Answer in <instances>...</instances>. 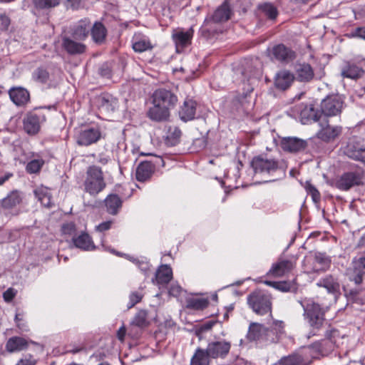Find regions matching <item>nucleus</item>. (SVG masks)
I'll return each instance as SVG.
<instances>
[{
	"mask_svg": "<svg viewBox=\"0 0 365 365\" xmlns=\"http://www.w3.org/2000/svg\"><path fill=\"white\" fill-rule=\"evenodd\" d=\"M153 106L148 111V116L153 120H166L170 116V110L175 108L178 97L169 90L157 89L153 94Z\"/></svg>",
	"mask_w": 365,
	"mask_h": 365,
	"instance_id": "1",
	"label": "nucleus"
},
{
	"mask_svg": "<svg viewBox=\"0 0 365 365\" xmlns=\"http://www.w3.org/2000/svg\"><path fill=\"white\" fill-rule=\"evenodd\" d=\"M300 304L304 310V319L309 327L307 338L319 335V332L327 324L326 310L312 299H306Z\"/></svg>",
	"mask_w": 365,
	"mask_h": 365,
	"instance_id": "2",
	"label": "nucleus"
},
{
	"mask_svg": "<svg viewBox=\"0 0 365 365\" xmlns=\"http://www.w3.org/2000/svg\"><path fill=\"white\" fill-rule=\"evenodd\" d=\"M251 166L255 175L264 176L285 175L287 165L284 160L268 158L267 155H257L251 161Z\"/></svg>",
	"mask_w": 365,
	"mask_h": 365,
	"instance_id": "3",
	"label": "nucleus"
},
{
	"mask_svg": "<svg viewBox=\"0 0 365 365\" xmlns=\"http://www.w3.org/2000/svg\"><path fill=\"white\" fill-rule=\"evenodd\" d=\"M106 186L101 168L96 165L90 166L87 170L84 182L85 191L91 195L96 196L103 191Z\"/></svg>",
	"mask_w": 365,
	"mask_h": 365,
	"instance_id": "4",
	"label": "nucleus"
},
{
	"mask_svg": "<svg viewBox=\"0 0 365 365\" xmlns=\"http://www.w3.org/2000/svg\"><path fill=\"white\" fill-rule=\"evenodd\" d=\"M365 171L361 168L344 173L335 182V186L340 190L347 191L351 187L364 185Z\"/></svg>",
	"mask_w": 365,
	"mask_h": 365,
	"instance_id": "5",
	"label": "nucleus"
},
{
	"mask_svg": "<svg viewBox=\"0 0 365 365\" xmlns=\"http://www.w3.org/2000/svg\"><path fill=\"white\" fill-rule=\"evenodd\" d=\"M247 304L252 311L258 315L271 314L272 302L268 294L262 292H254L248 295Z\"/></svg>",
	"mask_w": 365,
	"mask_h": 365,
	"instance_id": "6",
	"label": "nucleus"
},
{
	"mask_svg": "<svg viewBox=\"0 0 365 365\" xmlns=\"http://www.w3.org/2000/svg\"><path fill=\"white\" fill-rule=\"evenodd\" d=\"M344 101L338 95L329 96L321 103V113L325 116H336L341 113Z\"/></svg>",
	"mask_w": 365,
	"mask_h": 365,
	"instance_id": "7",
	"label": "nucleus"
},
{
	"mask_svg": "<svg viewBox=\"0 0 365 365\" xmlns=\"http://www.w3.org/2000/svg\"><path fill=\"white\" fill-rule=\"evenodd\" d=\"M347 276L356 286L362 284L365 276V255L353 259L351 267L347 270Z\"/></svg>",
	"mask_w": 365,
	"mask_h": 365,
	"instance_id": "8",
	"label": "nucleus"
},
{
	"mask_svg": "<svg viewBox=\"0 0 365 365\" xmlns=\"http://www.w3.org/2000/svg\"><path fill=\"white\" fill-rule=\"evenodd\" d=\"M61 47L68 54L71 56L81 55L86 51V46L82 41H78L68 34L62 36Z\"/></svg>",
	"mask_w": 365,
	"mask_h": 365,
	"instance_id": "9",
	"label": "nucleus"
},
{
	"mask_svg": "<svg viewBox=\"0 0 365 365\" xmlns=\"http://www.w3.org/2000/svg\"><path fill=\"white\" fill-rule=\"evenodd\" d=\"M101 138V132L99 128H86L78 133L76 143L81 146H88L97 143Z\"/></svg>",
	"mask_w": 365,
	"mask_h": 365,
	"instance_id": "10",
	"label": "nucleus"
},
{
	"mask_svg": "<svg viewBox=\"0 0 365 365\" xmlns=\"http://www.w3.org/2000/svg\"><path fill=\"white\" fill-rule=\"evenodd\" d=\"M349 158L365 164V148L356 140H349L343 149Z\"/></svg>",
	"mask_w": 365,
	"mask_h": 365,
	"instance_id": "11",
	"label": "nucleus"
},
{
	"mask_svg": "<svg viewBox=\"0 0 365 365\" xmlns=\"http://www.w3.org/2000/svg\"><path fill=\"white\" fill-rule=\"evenodd\" d=\"M231 344L225 340L212 341L208 344L207 351L212 359L225 358L229 353Z\"/></svg>",
	"mask_w": 365,
	"mask_h": 365,
	"instance_id": "12",
	"label": "nucleus"
},
{
	"mask_svg": "<svg viewBox=\"0 0 365 365\" xmlns=\"http://www.w3.org/2000/svg\"><path fill=\"white\" fill-rule=\"evenodd\" d=\"M271 55L272 58L282 63H289L296 58V53L282 43L272 48Z\"/></svg>",
	"mask_w": 365,
	"mask_h": 365,
	"instance_id": "13",
	"label": "nucleus"
},
{
	"mask_svg": "<svg viewBox=\"0 0 365 365\" xmlns=\"http://www.w3.org/2000/svg\"><path fill=\"white\" fill-rule=\"evenodd\" d=\"M91 29V21L88 19L78 21L70 29L68 35L78 41H85L88 36Z\"/></svg>",
	"mask_w": 365,
	"mask_h": 365,
	"instance_id": "14",
	"label": "nucleus"
},
{
	"mask_svg": "<svg viewBox=\"0 0 365 365\" xmlns=\"http://www.w3.org/2000/svg\"><path fill=\"white\" fill-rule=\"evenodd\" d=\"M307 146V141L296 138L286 137L281 140V148L289 153H298L305 150Z\"/></svg>",
	"mask_w": 365,
	"mask_h": 365,
	"instance_id": "15",
	"label": "nucleus"
},
{
	"mask_svg": "<svg viewBox=\"0 0 365 365\" xmlns=\"http://www.w3.org/2000/svg\"><path fill=\"white\" fill-rule=\"evenodd\" d=\"M321 126L322 128L317 133V137L327 143L334 140L342 133L341 126H331L328 123L325 125H321Z\"/></svg>",
	"mask_w": 365,
	"mask_h": 365,
	"instance_id": "16",
	"label": "nucleus"
},
{
	"mask_svg": "<svg viewBox=\"0 0 365 365\" xmlns=\"http://www.w3.org/2000/svg\"><path fill=\"white\" fill-rule=\"evenodd\" d=\"M300 120L303 124L317 122L322 118V113L316 110L313 104L302 105L299 111Z\"/></svg>",
	"mask_w": 365,
	"mask_h": 365,
	"instance_id": "17",
	"label": "nucleus"
},
{
	"mask_svg": "<svg viewBox=\"0 0 365 365\" xmlns=\"http://www.w3.org/2000/svg\"><path fill=\"white\" fill-rule=\"evenodd\" d=\"M269 329L263 324L251 322L249 326L246 338L250 341H257L267 339V335Z\"/></svg>",
	"mask_w": 365,
	"mask_h": 365,
	"instance_id": "18",
	"label": "nucleus"
},
{
	"mask_svg": "<svg viewBox=\"0 0 365 365\" xmlns=\"http://www.w3.org/2000/svg\"><path fill=\"white\" fill-rule=\"evenodd\" d=\"M294 79L301 83H309L314 77L312 67L306 63L297 64L294 69Z\"/></svg>",
	"mask_w": 365,
	"mask_h": 365,
	"instance_id": "19",
	"label": "nucleus"
},
{
	"mask_svg": "<svg viewBox=\"0 0 365 365\" xmlns=\"http://www.w3.org/2000/svg\"><path fill=\"white\" fill-rule=\"evenodd\" d=\"M41 115L34 112L28 113L24 118V129L29 135H35L40 130Z\"/></svg>",
	"mask_w": 365,
	"mask_h": 365,
	"instance_id": "20",
	"label": "nucleus"
},
{
	"mask_svg": "<svg viewBox=\"0 0 365 365\" xmlns=\"http://www.w3.org/2000/svg\"><path fill=\"white\" fill-rule=\"evenodd\" d=\"M193 32V29L190 28L187 31L178 30L173 34V39L178 51L190 44Z\"/></svg>",
	"mask_w": 365,
	"mask_h": 365,
	"instance_id": "21",
	"label": "nucleus"
},
{
	"mask_svg": "<svg viewBox=\"0 0 365 365\" xmlns=\"http://www.w3.org/2000/svg\"><path fill=\"white\" fill-rule=\"evenodd\" d=\"M294 80L292 73L288 70H282L277 73L274 78V86L277 89L285 91L290 87Z\"/></svg>",
	"mask_w": 365,
	"mask_h": 365,
	"instance_id": "22",
	"label": "nucleus"
},
{
	"mask_svg": "<svg viewBox=\"0 0 365 365\" xmlns=\"http://www.w3.org/2000/svg\"><path fill=\"white\" fill-rule=\"evenodd\" d=\"M294 267V264L290 260H279L277 263L273 264L269 274L276 277H282L291 272Z\"/></svg>",
	"mask_w": 365,
	"mask_h": 365,
	"instance_id": "23",
	"label": "nucleus"
},
{
	"mask_svg": "<svg viewBox=\"0 0 365 365\" xmlns=\"http://www.w3.org/2000/svg\"><path fill=\"white\" fill-rule=\"evenodd\" d=\"M155 171V165L150 162H141L137 167L135 171L136 180L139 182L148 180Z\"/></svg>",
	"mask_w": 365,
	"mask_h": 365,
	"instance_id": "24",
	"label": "nucleus"
},
{
	"mask_svg": "<svg viewBox=\"0 0 365 365\" xmlns=\"http://www.w3.org/2000/svg\"><path fill=\"white\" fill-rule=\"evenodd\" d=\"M9 97L16 106H24L30 100L29 92L24 88H14L9 90Z\"/></svg>",
	"mask_w": 365,
	"mask_h": 365,
	"instance_id": "25",
	"label": "nucleus"
},
{
	"mask_svg": "<svg viewBox=\"0 0 365 365\" xmlns=\"http://www.w3.org/2000/svg\"><path fill=\"white\" fill-rule=\"evenodd\" d=\"M324 337L340 348L346 335L340 329L329 325L324 331Z\"/></svg>",
	"mask_w": 365,
	"mask_h": 365,
	"instance_id": "26",
	"label": "nucleus"
},
{
	"mask_svg": "<svg viewBox=\"0 0 365 365\" xmlns=\"http://www.w3.org/2000/svg\"><path fill=\"white\" fill-rule=\"evenodd\" d=\"M133 50L138 53H142L153 48V46L148 37L141 34H135L132 40Z\"/></svg>",
	"mask_w": 365,
	"mask_h": 365,
	"instance_id": "27",
	"label": "nucleus"
},
{
	"mask_svg": "<svg viewBox=\"0 0 365 365\" xmlns=\"http://www.w3.org/2000/svg\"><path fill=\"white\" fill-rule=\"evenodd\" d=\"M196 111V103L192 99H187L181 107L179 115L185 122L194 119Z\"/></svg>",
	"mask_w": 365,
	"mask_h": 365,
	"instance_id": "28",
	"label": "nucleus"
},
{
	"mask_svg": "<svg viewBox=\"0 0 365 365\" xmlns=\"http://www.w3.org/2000/svg\"><path fill=\"white\" fill-rule=\"evenodd\" d=\"M20 193L15 190L11 192L6 197L0 200V207L4 210L14 208L21 202Z\"/></svg>",
	"mask_w": 365,
	"mask_h": 365,
	"instance_id": "29",
	"label": "nucleus"
},
{
	"mask_svg": "<svg viewBox=\"0 0 365 365\" xmlns=\"http://www.w3.org/2000/svg\"><path fill=\"white\" fill-rule=\"evenodd\" d=\"M104 202L106 211L110 215H115L121 208L123 201L118 195L110 194L104 200Z\"/></svg>",
	"mask_w": 365,
	"mask_h": 365,
	"instance_id": "30",
	"label": "nucleus"
},
{
	"mask_svg": "<svg viewBox=\"0 0 365 365\" xmlns=\"http://www.w3.org/2000/svg\"><path fill=\"white\" fill-rule=\"evenodd\" d=\"M317 284L325 288L329 293L331 294H336L340 290V284L338 279L332 275H327L320 279Z\"/></svg>",
	"mask_w": 365,
	"mask_h": 365,
	"instance_id": "31",
	"label": "nucleus"
},
{
	"mask_svg": "<svg viewBox=\"0 0 365 365\" xmlns=\"http://www.w3.org/2000/svg\"><path fill=\"white\" fill-rule=\"evenodd\" d=\"M312 347L322 356H327L339 348L325 337L324 339L313 344Z\"/></svg>",
	"mask_w": 365,
	"mask_h": 365,
	"instance_id": "32",
	"label": "nucleus"
},
{
	"mask_svg": "<svg viewBox=\"0 0 365 365\" xmlns=\"http://www.w3.org/2000/svg\"><path fill=\"white\" fill-rule=\"evenodd\" d=\"M72 241L76 247L83 250H91L95 249V245L91 237L86 232H82L78 236L73 237Z\"/></svg>",
	"mask_w": 365,
	"mask_h": 365,
	"instance_id": "33",
	"label": "nucleus"
},
{
	"mask_svg": "<svg viewBox=\"0 0 365 365\" xmlns=\"http://www.w3.org/2000/svg\"><path fill=\"white\" fill-rule=\"evenodd\" d=\"M90 31L92 39L95 43L101 44L104 42L107 36V29L101 22H95L93 26L91 27Z\"/></svg>",
	"mask_w": 365,
	"mask_h": 365,
	"instance_id": "34",
	"label": "nucleus"
},
{
	"mask_svg": "<svg viewBox=\"0 0 365 365\" xmlns=\"http://www.w3.org/2000/svg\"><path fill=\"white\" fill-rule=\"evenodd\" d=\"M312 264L314 272L325 271L329 267L331 259L326 254L317 252L314 256Z\"/></svg>",
	"mask_w": 365,
	"mask_h": 365,
	"instance_id": "35",
	"label": "nucleus"
},
{
	"mask_svg": "<svg viewBox=\"0 0 365 365\" xmlns=\"http://www.w3.org/2000/svg\"><path fill=\"white\" fill-rule=\"evenodd\" d=\"M347 300L359 305L365 304V287H356L346 292Z\"/></svg>",
	"mask_w": 365,
	"mask_h": 365,
	"instance_id": "36",
	"label": "nucleus"
},
{
	"mask_svg": "<svg viewBox=\"0 0 365 365\" xmlns=\"http://www.w3.org/2000/svg\"><path fill=\"white\" fill-rule=\"evenodd\" d=\"M29 343L24 338L14 336L7 341L6 348L9 352L19 351L26 349L29 346Z\"/></svg>",
	"mask_w": 365,
	"mask_h": 365,
	"instance_id": "37",
	"label": "nucleus"
},
{
	"mask_svg": "<svg viewBox=\"0 0 365 365\" xmlns=\"http://www.w3.org/2000/svg\"><path fill=\"white\" fill-rule=\"evenodd\" d=\"M310 364V360L305 359L302 354L298 353L284 356L279 360L280 365H309Z\"/></svg>",
	"mask_w": 365,
	"mask_h": 365,
	"instance_id": "38",
	"label": "nucleus"
},
{
	"mask_svg": "<svg viewBox=\"0 0 365 365\" xmlns=\"http://www.w3.org/2000/svg\"><path fill=\"white\" fill-rule=\"evenodd\" d=\"M98 106L106 111H114L118 108V100L110 94H104L99 97Z\"/></svg>",
	"mask_w": 365,
	"mask_h": 365,
	"instance_id": "39",
	"label": "nucleus"
},
{
	"mask_svg": "<svg viewBox=\"0 0 365 365\" xmlns=\"http://www.w3.org/2000/svg\"><path fill=\"white\" fill-rule=\"evenodd\" d=\"M173 272L171 268L167 265H161L155 273V280L158 284H168L172 279Z\"/></svg>",
	"mask_w": 365,
	"mask_h": 365,
	"instance_id": "40",
	"label": "nucleus"
},
{
	"mask_svg": "<svg viewBox=\"0 0 365 365\" xmlns=\"http://www.w3.org/2000/svg\"><path fill=\"white\" fill-rule=\"evenodd\" d=\"M210 356L207 349L197 348L190 360V365H210Z\"/></svg>",
	"mask_w": 365,
	"mask_h": 365,
	"instance_id": "41",
	"label": "nucleus"
},
{
	"mask_svg": "<svg viewBox=\"0 0 365 365\" xmlns=\"http://www.w3.org/2000/svg\"><path fill=\"white\" fill-rule=\"evenodd\" d=\"M230 14L229 5L225 2L215 11L212 19L213 21L217 23L225 21L230 19Z\"/></svg>",
	"mask_w": 365,
	"mask_h": 365,
	"instance_id": "42",
	"label": "nucleus"
},
{
	"mask_svg": "<svg viewBox=\"0 0 365 365\" xmlns=\"http://www.w3.org/2000/svg\"><path fill=\"white\" fill-rule=\"evenodd\" d=\"M363 70L355 64L348 63L341 70V76L344 78L356 79L361 77Z\"/></svg>",
	"mask_w": 365,
	"mask_h": 365,
	"instance_id": "43",
	"label": "nucleus"
},
{
	"mask_svg": "<svg viewBox=\"0 0 365 365\" xmlns=\"http://www.w3.org/2000/svg\"><path fill=\"white\" fill-rule=\"evenodd\" d=\"M266 284L274 287V289L281 292H287L296 289L295 284L293 282L289 281H281V282H272L265 281Z\"/></svg>",
	"mask_w": 365,
	"mask_h": 365,
	"instance_id": "44",
	"label": "nucleus"
},
{
	"mask_svg": "<svg viewBox=\"0 0 365 365\" xmlns=\"http://www.w3.org/2000/svg\"><path fill=\"white\" fill-rule=\"evenodd\" d=\"M132 324L140 328H143L148 326L149 322L148 319L147 311L144 309L138 311L133 317Z\"/></svg>",
	"mask_w": 365,
	"mask_h": 365,
	"instance_id": "45",
	"label": "nucleus"
},
{
	"mask_svg": "<svg viewBox=\"0 0 365 365\" xmlns=\"http://www.w3.org/2000/svg\"><path fill=\"white\" fill-rule=\"evenodd\" d=\"M48 71L42 67L37 68L32 73L33 79L40 83H46L49 80Z\"/></svg>",
	"mask_w": 365,
	"mask_h": 365,
	"instance_id": "46",
	"label": "nucleus"
},
{
	"mask_svg": "<svg viewBox=\"0 0 365 365\" xmlns=\"http://www.w3.org/2000/svg\"><path fill=\"white\" fill-rule=\"evenodd\" d=\"M258 8L271 20L275 19L278 15V11L272 4L264 3L259 5Z\"/></svg>",
	"mask_w": 365,
	"mask_h": 365,
	"instance_id": "47",
	"label": "nucleus"
},
{
	"mask_svg": "<svg viewBox=\"0 0 365 365\" xmlns=\"http://www.w3.org/2000/svg\"><path fill=\"white\" fill-rule=\"evenodd\" d=\"M207 299L202 298H192L187 301V307L195 310H201L207 307Z\"/></svg>",
	"mask_w": 365,
	"mask_h": 365,
	"instance_id": "48",
	"label": "nucleus"
},
{
	"mask_svg": "<svg viewBox=\"0 0 365 365\" xmlns=\"http://www.w3.org/2000/svg\"><path fill=\"white\" fill-rule=\"evenodd\" d=\"M181 130L178 127L170 128L167 136L168 143L170 145H175L180 141Z\"/></svg>",
	"mask_w": 365,
	"mask_h": 365,
	"instance_id": "49",
	"label": "nucleus"
},
{
	"mask_svg": "<svg viewBox=\"0 0 365 365\" xmlns=\"http://www.w3.org/2000/svg\"><path fill=\"white\" fill-rule=\"evenodd\" d=\"M44 164L42 159H34L29 162L26 166V170L28 173L34 174L38 173Z\"/></svg>",
	"mask_w": 365,
	"mask_h": 365,
	"instance_id": "50",
	"label": "nucleus"
},
{
	"mask_svg": "<svg viewBox=\"0 0 365 365\" xmlns=\"http://www.w3.org/2000/svg\"><path fill=\"white\" fill-rule=\"evenodd\" d=\"M305 189L307 193L312 196V198L315 203L319 202L321 199V195L314 185H313L309 182H307Z\"/></svg>",
	"mask_w": 365,
	"mask_h": 365,
	"instance_id": "51",
	"label": "nucleus"
},
{
	"mask_svg": "<svg viewBox=\"0 0 365 365\" xmlns=\"http://www.w3.org/2000/svg\"><path fill=\"white\" fill-rule=\"evenodd\" d=\"M60 0H34V4L39 9H47L58 5Z\"/></svg>",
	"mask_w": 365,
	"mask_h": 365,
	"instance_id": "52",
	"label": "nucleus"
},
{
	"mask_svg": "<svg viewBox=\"0 0 365 365\" xmlns=\"http://www.w3.org/2000/svg\"><path fill=\"white\" fill-rule=\"evenodd\" d=\"M143 298V294L140 292L135 291L130 293L129 296V302L128 308L133 307L136 304L140 302Z\"/></svg>",
	"mask_w": 365,
	"mask_h": 365,
	"instance_id": "53",
	"label": "nucleus"
},
{
	"mask_svg": "<svg viewBox=\"0 0 365 365\" xmlns=\"http://www.w3.org/2000/svg\"><path fill=\"white\" fill-rule=\"evenodd\" d=\"M37 360L30 354L24 355L16 365H36Z\"/></svg>",
	"mask_w": 365,
	"mask_h": 365,
	"instance_id": "54",
	"label": "nucleus"
},
{
	"mask_svg": "<svg viewBox=\"0 0 365 365\" xmlns=\"http://www.w3.org/2000/svg\"><path fill=\"white\" fill-rule=\"evenodd\" d=\"M49 193L50 192L46 187H38L34 190V195L39 202Z\"/></svg>",
	"mask_w": 365,
	"mask_h": 365,
	"instance_id": "55",
	"label": "nucleus"
},
{
	"mask_svg": "<svg viewBox=\"0 0 365 365\" xmlns=\"http://www.w3.org/2000/svg\"><path fill=\"white\" fill-rule=\"evenodd\" d=\"M10 19L4 14L0 15V32L7 30L10 25Z\"/></svg>",
	"mask_w": 365,
	"mask_h": 365,
	"instance_id": "56",
	"label": "nucleus"
},
{
	"mask_svg": "<svg viewBox=\"0 0 365 365\" xmlns=\"http://www.w3.org/2000/svg\"><path fill=\"white\" fill-rule=\"evenodd\" d=\"M272 327L277 334H281L284 333V323L282 321L275 320L273 322Z\"/></svg>",
	"mask_w": 365,
	"mask_h": 365,
	"instance_id": "57",
	"label": "nucleus"
},
{
	"mask_svg": "<svg viewBox=\"0 0 365 365\" xmlns=\"http://www.w3.org/2000/svg\"><path fill=\"white\" fill-rule=\"evenodd\" d=\"M99 73L101 76L106 78H110L111 76V70L107 63H104L100 67Z\"/></svg>",
	"mask_w": 365,
	"mask_h": 365,
	"instance_id": "58",
	"label": "nucleus"
},
{
	"mask_svg": "<svg viewBox=\"0 0 365 365\" xmlns=\"http://www.w3.org/2000/svg\"><path fill=\"white\" fill-rule=\"evenodd\" d=\"M112 224L113 221L111 220L103 222L96 227V230L98 232H103L110 229Z\"/></svg>",
	"mask_w": 365,
	"mask_h": 365,
	"instance_id": "59",
	"label": "nucleus"
},
{
	"mask_svg": "<svg viewBox=\"0 0 365 365\" xmlns=\"http://www.w3.org/2000/svg\"><path fill=\"white\" fill-rule=\"evenodd\" d=\"M182 291V288L180 285L172 284L169 289V294L174 297H178L180 295Z\"/></svg>",
	"mask_w": 365,
	"mask_h": 365,
	"instance_id": "60",
	"label": "nucleus"
},
{
	"mask_svg": "<svg viewBox=\"0 0 365 365\" xmlns=\"http://www.w3.org/2000/svg\"><path fill=\"white\" fill-rule=\"evenodd\" d=\"M16 295V292L14 289L9 288L4 292L3 297L6 302L11 301Z\"/></svg>",
	"mask_w": 365,
	"mask_h": 365,
	"instance_id": "61",
	"label": "nucleus"
},
{
	"mask_svg": "<svg viewBox=\"0 0 365 365\" xmlns=\"http://www.w3.org/2000/svg\"><path fill=\"white\" fill-rule=\"evenodd\" d=\"M75 230V225L73 223L65 224L62 226V231L64 234L71 235Z\"/></svg>",
	"mask_w": 365,
	"mask_h": 365,
	"instance_id": "62",
	"label": "nucleus"
},
{
	"mask_svg": "<svg viewBox=\"0 0 365 365\" xmlns=\"http://www.w3.org/2000/svg\"><path fill=\"white\" fill-rule=\"evenodd\" d=\"M51 197V194L49 193L44 198L41 199V200L40 201L41 204L46 207H51L52 205Z\"/></svg>",
	"mask_w": 365,
	"mask_h": 365,
	"instance_id": "63",
	"label": "nucleus"
},
{
	"mask_svg": "<svg viewBox=\"0 0 365 365\" xmlns=\"http://www.w3.org/2000/svg\"><path fill=\"white\" fill-rule=\"evenodd\" d=\"M125 331H125V329L124 327H120L118 331L117 336H118V339L120 340L121 341H123L124 340Z\"/></svg>",
	"mask_w": 365,
	"mask_h": 365,
	"instance_id": "64",
	"label": "nucleus"
}]
</instances>
